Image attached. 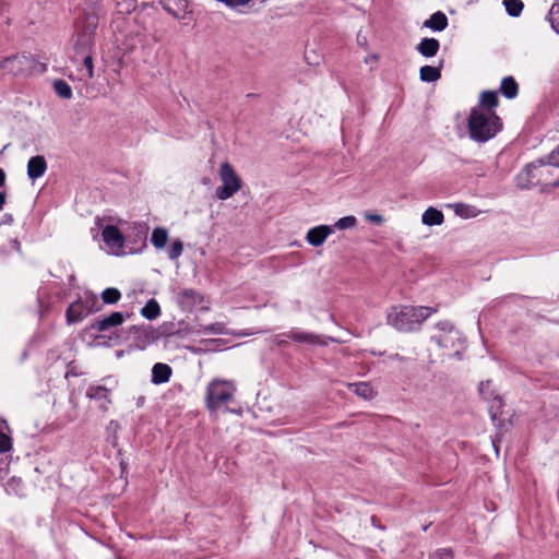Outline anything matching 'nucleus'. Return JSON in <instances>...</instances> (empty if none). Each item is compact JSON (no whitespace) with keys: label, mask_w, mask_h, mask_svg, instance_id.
Segmentation results:
<instances>
[{"label":"nucleus","mask_w":559,"mask_h":559,"mask_svg":"<svg viewBox=\"0 0 559 559\" xmlns=\"http://www.w3.org/2000/svg\"><path fill=\"white\" fill-rule=\"evenodd\" d=\"M435 312L437 308L432 307L396 305L389 309L386 321L400 332H412Z\"/></svg>","instance_id":"nucleus-1"},{"label":"nucleus","mask_w":559,"mask_h":559,"mask_svg":"<svg viewBox=\"0 0 559 559\" xmlns=\"http://www.w3.org/2000/svg\"><path fill=\"white\" fill-rule=\"evenodd\" d=\"M523 188L540 187L546 188L559 187V164L549 163V159H538L525 166L524 173L519 176Z\"/></svg>","instance_id":"nucleus-2"},{"label":"nucleus","mask_w":559,"mask_h":559,"mask_svg":"<svg viewBox=\"0 0 559 559\" xmlns=\"http://www.w3.org/2000/svg\"><path fill=\"white\" fill-rule=\"evenodd\" d=\"M503 122L497 112L484 111L473 108L467 118L469 138L484 143L495 138L502 130Z\"/></svg>","instance_id":"nucleus-3"},{"label":"nucleus","mask_w":559,"mask_h":559,"mask_svg":"<svg viewBox=\"0 0 559 559\" xmlns=\"http://www.w3.org/2000/svg\"><path fill=\"white\" fill-rule=\"evenodd\" d=\"M128 338L131 340V345L140 350L145 349L148 345L156 343L160 337L170 335L165 326L154 329L151 325H131L128 331Z\"/></svg>","instance_id":"nucleus-4"},{"label":"nucleus","mask_w":559,"mask_h":559,"mask_svg":"<svg viewBox=\"0 0 559 559\" xmlns=\"http://www.w3.org/2000/svg\"><path fill=\"white\" fill-rule=\"evenodd\" d=\"M219 178L223 185L215 191V197L218 200H227L241 189L242 180L228 162L221 165Z\"/></svg>","instance_id":"nucleus-5"},{"label":"nucleus","mask_w":559,"mask_h":559,"mask_svg":"<svg viewBox=\"0 0 559 559\" xmlns=\"http://www.w3.org/2000/svg\"><path fill=\"white\" fill-rule=\"evenodd\" d=\"M235 388L228 381L213 380L206 390V406L211 411L217 409L221 404L233 399Z\"/></svg>","instance_id":"nucleus-6"},{"label":"nucleus","mask_w":559,"mask_h":559,"mask_svg":"<svg viewBox=\"0 0 559 559\" xmlns=\"http://www.w3.org/2000/svg\"><path fill=\"white\" fill-rule=\"evenodd\" d=\"M148 225L146 223H133L127 229L126 253L134 254L141 252L147 246Z\"/></svg>","instance_id":"nucleus-7"},{"label":"nucleus","mask_w":559,"mask_h":559,"mask_svg":"<svg viewBox=\"0 0 559 559\" xmlns=\"http://www.w3.org/2000/svg\"><path fill=\"white\" fill-rule=\"evenodd\" d=\"M438 334L431 336V341L439 347L455 349L456 343L461 341L460 332L450 321H440L436 324Z\"/></svg>","instance_id":"nucleus-8"},{"label":"nucleus","mask_w":559,"mask_h":559,"mask_svg":"<svg viewBox=\"0 0 559 559\" xmlns=\"http://www.w3.org/2000/svg\"><path fill=\"white\" fill-rule=\"evenodd\" d=\"M0 67L13 75H26L33 71L35 60L32 55L21 53L5 58Z\"/></svg>","instance_id":"nucleus-9"},{"label":"nucleus","mask_w":559,"mask_h":559,"mask_svg":"<svg viewBox=\"0 0 559 559\" xmlns=\"http://www.w3.org/2000/svg\"><path fill=\"white\" fill-rule=\"evenodd\" d=\"M95 29L96 23L87 21L82 31L78 33L73 44L75 55L83 56L91 53L92 47L94 45Z\"/></svg>","instance_id":"nucleus-10"},{"label":"nucleus","mask_w":559,"mask_h":559,"mask_svg":"<svg viewBox=\"0 0 559 559\" xmlns=\"http://www.w3.org/2000/svg\"><path fill=\"white\" fill-rule=\"evenodd\" d=\"M103 240L116 255L126 254L124 234L115 225H107L102 231Z\"/></svg>","instance_id":"nucleus-11"},{"label":"nucleus","mask_w":559,"mask_h":559,"mask_svg":"<svg viewBox=\"0 0 559 559\" xmlns=\"http://www.w3.org/2000/svg\"><path fill=\"white\" fill-rule=\"evenodd\" d=\"M131 313L127 312L126 314L120 311H114L109 316H106L102 319H97L93 321L87 330L96 331V332H105L111 328H117L121 325L127 318H130Z\"/></svg>","instance_id":"nucleus-12"},{"label":"nucleus","mask_w":559,"mask_h":559,"mask_svg":"<svg viewBox=\"0 0 559 559\" xmlns=\"http://www.w3.org/2000/svg\"><path fill=\"white\" fill-rule=\"evenodd\" d=\"M110 393L111 390L104 385H91L86 390V397L102 402L99 404V408L103 412H106L108 409V405L111 404Z\"/></svg>","instance_id":"nucleus-13"},{"label":"nucleus","mask_w":559,"mask_h":559,"mask_svg":"<svg viewBox=\"0 0 559 559\" xmlns=\"http://www.w3.org/2000/svg\"><path fill=\"white\" fill-rule=\"evenodd\" d=\"M333 233V227L329 225H319L310 228L306 235V240L313 247H320L326 238Z\"/></svg>","instance_id":"nucleus-14"},{"label":"nucleus","mask_w":559,"mask_h":559,"mask_svg":"<svg viewBox=\"0 0 559 559\" xmlns=\"http://www.w3.org/2000/svg\"><path fill=\"white\" fill-rule=\"evenodd\" d=\"M163 9L176 19H185L188 13V0H159Z\"/></svg>","instance_id":"nucleus-15"},{"label":"nucleus","mask_w":559,"mask_h":559,"mask_svg":"<svg viewBox=\"0 0 559 559\" xmlns=\"http://www.w3.org/2000/svg\"><path fill=\"white\" fill-rule=\"evenodd\" d=\"M87 316V311L81 297L71 302L66 310V320L68 324L81 322Z\"/></svg>","instance_id":"nucleus-16"},{"label":"nucleus","mask_w":559,"mask_h":559,"mask_svg":"<svg viewBox=\"0 0 559 559\" xmlns=\"http://www.w3.org/2000/svg\"><path fill=\"white\" fill-rule=\"evenodd\" d=\"M47 169V162L43 155H36L29 158L27 163V176L31 180H36L44 176Z\"/></svg>","instance_id":"nucleus-17"},{"label":"nucleus","mask_w":559,"mask_h":559,"mask_svg":"<svg viewBox=\"0 0 559 559\" xmlns=\"http://www.w3.org/2000/svg\"><path fill=\"white\" fill-rule=\"evenodd\" d=\"M202 301V295L194 289H183L178 294V302L183 310H191L197 304Z\"/></svg>","instance_id":"nucleus-18"},{"label":"nucleus","mask_w":559,"mask_h":559,"mask_svg":"<svg viewBox=\"0 0 559 559\" xmlns=\"http://www.w3.org/2000/svg\"><path fill=\"white\" fill-rule=\"evenodd\" d=\"M499 105V97L496 91H484L479 96V105L477 108L484 111L496 112Z\"/></svg>","instance_id":"nucleus-19"},{"label":"nucleus","mask_w":559,"mask_h":559,"mask_svg":"<svg viewBox=\"0 0 559 559\" xmlns=\"http://www.w3.org/2000/svg\"><path fill=\"white\" fill-rule=\"evenodd\" d=\"M173 370L167 364L157 362L152 368V382L163 384L169 381Z\"/></svg>","instance_id":"nucleus-20"},{"label":"nucleus","mask_w":559,"mask_h":559,"mask_svg":"<svg viewBox=\"0 0 559 559\" xmlns=\"http://www.w3.org/2000/svg\"><path fill=\"white\" fill-rule=\"evenodd\" d=\"M440 48V43L436 38H423L420 43L417 45V51L426 58L435 57Z\"/></svg>","instance_id":"nucleus-21"},{"label":"nucleus","mask_w":559,"mask_h":559,"mask_svg":"<svg viewBox=\"0 0 559 559\" xmlns=\"http://www.w3.org/2000/svg\"><path fill=\"white\" fill-rule=\"evenodd\" d=\"M421 222L427 226H439L444 222V215L442 211L430 206L424 212Z\"/></svg>","instance_id":"nucleus-22"},{"label":"nucleus","mask_w":559,"mask_h":559,"mask_svg":"<svg viewBox=\"0 0 559 559\" xmlns=\"http://www.w3.org/2000/svg\"><path fill=\"white\" fill-rule=\"evenodd\" d=\"M424 26L436 32H441L448 26V17L443 12L438 11L424 22Z\"/></svg>","instance_id":"nucleus-23"},{"label":"nucleus","mask_w":559,"mask_h":559,"mask_svg":"<svg viewBox=\"0 0 559 559\" xmlns=\"http://www.w3.org/2000/svg\"><path fill=\"white\" fill-rule=\"evenodd\" d=\"M500 93L508 99L515 98L519 93V85L513 76H506L500 84Z\"/></svg>","instance_id":"nucleus-24"},{"label":"nucleus","mask_w":559,"mask_h":559,"mask_svg":"<svg viewBox=\"0 0 559 559\" xmlns=\"http://www.w3.org/2000/svg\"><path fill=\"white\" fill-rule=\"evenodd\" d=\"M286 336L298 343H307V344H320L325 345L324 342L319 340V336L312 333L299 332V331H290L286 334Z\"/></svg>","instance_id":"nucleus-25"},{"label":"nucleus","mask_w":559,"mask_h":559,"mask_svg":"<svg viewBox=\"0 0 559 559\" xmlns=\"http://www.w3.org/2000/svg\"><path fill=\"white\" fill-rule=\"evenodd\" d=\"M442 61L439 67L424 66L419 69V79L423 82L432 83L441 78Z\"/></svg>","instance_id":"nucleus-26"},{"label":"nucleus","mask_w":559,"mask_h":559,"mask_svg":"<svg viewBox=\"0 0 559 559\" xmlns=\"http://www.w3.org/2000/svg\"><path fill=\"white\" fill-rule=\"evenodd\" d=\"M348 389L367 401L376 396L373 388L367 382L348 383Z\"/></svg>","instance_id":"nucleus-27"},{"label":"nucleus","mask_w":559,"mask_h":559,"mask_svg":"<svg viewBox=\"0 0 559 559\" xmlns=\"http://www.w3.org/2000/svg\"><path fill=\"white\" fill-rule=\"evenodd\" d=\"M82 302L85 306L87 314L99 312L103 309V302L99 301L96 294L93 292H85Z\"/></svg>","instance_id":"nucleus-28"},{"label":"nucleus","mask_w":559,"mask_h":559,"mask_svg":"<svg viewBox=\"0 0 559 559\" xmlns=\"http://www.w3.org/2000/svg\"><path fill=\"white\" fill-rule=\"evenodd\" d=\"M140 313L147 320H155L160 316L159 304L156 301V299L151 298L146 301Z\"/></svg>","instance_id":"nucleus-29"},{"label":"nucleus","mask_w":559,"mask_h":559,"mask_svg":"<svg viewBox=\"0 0 559 559\" xmlns=\"http://www.w3.org/2000/svg\"><path fill=\"white\" fill-rule=\"evenodd\" d=\"M168 240V231L164 227H156L151 237V242L156 249H163Z\"/></svg>","instance_id":"nucleus-30"},{"label":"nucleus","mask_w":559,"mask_h":559,"mask_svg":"<svg viewBox=\"0 0 559 559\" xmlns=\"http://www.w3.org/2000/svg\"><path fill=\"white\" fill-rule=\"evenodd\" d=\"M53 91L55 93L62 99H70L72 97V88L71 86L61 79H57L53 81Z\"/></svg>","instance_id":"nucleus-31"},{"label":"nucleus","mask_w":559,"mask_h":559,"mask_svg":"<svg viewBox=\"0 0 559 559\" xmlns=\"http://www.w3.org/2000/svg\"><path fill=\"white\" fill-rule=\"evenodd\" d=\"M103 305H115L121 299V293L115 287H108L100 294Z\"/></svg>","instance_id":"nucleus-32"},{"label":"nucleus","mask_w":559,"mask_h":559,"mask_svg":"<svg viewBox=\"0 0 559 559\" xmlns=\"http://www.w3.org/2000/svg\"><path fill=\"white\" fill-rule=\"evenodd\" d=\"M547 20L550 23L551 28L559 34V0H556L547 15Z\"/></svg>","instance_id":"nucleus-33"},{"label":"nucleus","mask_w":559,"mask_h":559,"mask_svg":"<svg viewBox=\"0 0 559 559\" xmlns=\"http://www.w3.org/2000/svg\"><path fill=\"white\" fill-rule=\"evenodd\" d=\"M503 5L508 14L513 17L519 16L524 9V4L521 0H503Z\"/></svg>","instance_id":"nucleus-34"},{"label":"nucleus","mask_w":559,"mask_h":559,"mask_svg":"<svg viewBox=\"0 0 559 559\" xmlns=\"http://www.w3.org/2000/svg\"><path fill=\"white\" fill-rule=\"evenodd\" d=\"M117 12L130 14L139 8L138 0H116Z\"/></svg>","instance_id":"nucleus-35"},{"label":"nucleus","mask_w":559,"mask_h":559,"mask_svg":"<svg viewBox=\"0 0 559 559\" xmlns=\"http://www.w3.org/2000/svg\"><path fill=\"white\" fill-rule=\"evenodd\" d=\"M183 251V243L180 239H176L171 242L170 248L168 250V258L170 260L178 259Z\"/></svg>","instance_id":"nucleus-36"},{"label":"nucleus","mask_w":559,"mask_h":559,"mask_svg":"<svg viewBox=\"0 0 559 559\" xmlns=\"http://www.w3.org/2000/svg\"><path fill=\"white\" fill-rule=\"evenodd\" d=\"M357 224V218L355 216H344L342 218H340L334 227L337 228V229H347V228H353L355 227Z\"/></svg>","instance_id":"nucleus-37"},{"label":"nucleus","mask_w":559,"mask_h":559,"mask_svg":"<svg viewBox=\"0 0 559 559\" xmlns=\"http://www.w3.org/2000/svg\"><path fill=\"white\" fill-rule=\"evenodd\" d=\"M454 551L452 548H439L429 555V559H453Z\"/></svg>","instance_id":"nucleus-38"},{"label":"nucleus","mask_w":559,"mask_h":559,"mask_svg":"<svg viewBox=\"0 0 559 559\" xmlns=\"http://www.w3.org/2000/svg\"><path fill=\"white\" fill-rule=\"evenodd\" d=\"M83 58V66L86 69L87 79H92L94 76V66L93 58L91 53H86L81 56Z\"/></svg>","instance_id":"nucleus-39"},{"label":"nucleus","mask_w":559,"mask_h":559,"mask_svg":"<svg viewBox=\"0 0 559 559\" xmlns=\"http://www.w3.org/2000/svg\"><path fill=\"white\" fill-rule=\"evenodd\" d=\"M12 448L11 438L4 432L0 431V453L8 452Z\"/></svg>","instance_id":"nucleus-40"},{"label":"nucleus","mask_w":559,"mask_h":559,"mask_svg":"<svg viewBox=\"0 0 559 559\" xmlns=\"http://www.w3.org/2000/svg\"><path fill=\"white\" fill-rule=\"evenodd\" d=\"M365 218L376 225H381L384 222V217L377 213H365Z\"/></svg>","instance_id":"nucleus-41"},{"label":"nucleus","mask_w":559,"mask_h":559,"mask_svg":"<svg viewBox=\"0 0 559 559\" xmlns=\"http://www.w3.org/2000/svg\"><path fill=\"white\" fill-rule=\"evenodd\" d=\"M205 330H207V331H210L211 333H214V334H222L223 333V326L219 323L210 324L209 326L205 328Z\"/></svg>","instance_id":"nucleus-42"},{"label":"nucleus","mask_w":559,"mask_h":559,"mask_svg":"<svg viewBox=\"0 0 559 559\" xmlns=\"http://www.w3.org/2000/svg\"><path fill=\"white\" fill-rule=\"evenodd\" d=\"M557 155H559V145L547 156L549 163L559 164V162L557 160Z\"/></svg>","instance_id":"nucleus-43"},{"label":"nucleus","mask_w":559,"mask_h":559,"mask_svg":"<svg viewBox=\"0 0 559 559\" xmlns=\"http://www.w3.org/2000/svg\"><path fill=\"white\" fill-rule=\"evenodd\" d=\"M14 218H13V215L12 214H4L2 216V221H1V224H4V225H11L13 223Z\"/></svg>","instance_id":"nucleus-44"},{"label":"nucleus","mask_w":559,"mask_h":559,"mask_svg":"<svg viewBox=\"0 0 559 559\" xmlns=\"http://www.w3.org/2000/svg\"><path fill=\"white\" fill-rule=\"evenodd\" d=\"M490 414H491V419H492V421H493V424H495V425H497V426H498V425H500V423H502V421H503L502 419H500V418L498 417L497 413H496V412H493V405L490 407Z\"/></svg>","instance_id":"nucleus-45"},{"label":"nucleus","mask_w":559,"mask_h":559,"mask_svg":"<svg viewBox=\"0 0 559 559\" xmlns=\"http://www.w3.org/2000/svg\"><path fill=\"white\" fill-rule=\"evenodd\" d=\"M490 383H491V381H490V380L481 381V382H480L479 388H478V389H479L480 394H484L485 389H487V386H489V385H490Z\"/></svg>","instance_id":"nucleus-46"},{"label":"nucleus","mask_w":559,"mask_h":559,"mask_svg":"<svg viewBox=\"0 0 559 559\" xmlns=\"http://www.w3.org/2000/svg\"><path fill=\"white\" fill-rule=\"evenodd\" d=\"M5 201H7V193L4 191H0V211L3 209Z\"/></svg>","instance_id":"nucleus-47"},{"label":"nucleus","mask_w":559,"mask_h":559,"mask_svg":"<svg viewBox=\"0 0 559 559\" xmlns=\"http://www.w3.org/2000/svg\"><path fill=\"white\" fill-rule=\"evenodd\" d=\"M5 183V173L2 168H0V188Z\"/></svg>","instance_id":"nucleus-48"},{"label":"nucleus","mask_w":559,"mask_h":559,"mask_svg":"<svg viewBox=\"0 0 559 559\" xmlns=\"http://www.w3.org/2000/svg\"><path fill=\"white\" fill-rule=\"evenodd\" d=\"M14 247L16 248L17 251H21V245L17 240H14Z\"/></svg>","instance_id":"nucleus-49"},{"label":"nucleus","mask_w":559,"mask_h":559,"mask_svg":"<svg viewBox=\"0 0 559 559\" xmlns=\"http://www.w3.org/2000/svg\"><path fill=\"white\" fill-rule=\"evenodd\" d=\"M147 5H148V2L143 1V2L141 3L142 9L146 8Z\"/></svg>","instance_id":"nucleus-50"},{"label":"nucleus","mask_w":559,"mask_h":559,"mask_svg":"<svg viewBox=\"0 0 559 559\" xmlns=\"http://www.w3.org/2000/svg\"><path fill=\"white\" fill-rule=\"evenodd\" d=\"M492 445H493V448H495L496 452L498 453V447H497V444H496V440H492Z\"/></svg>","instance_id":"nucleus-51"},{"label":"nucleus","mask_w":559,"mask_h":559,"mask_svg":"<svg viewBox=\"0 0 559 559\" xmlns=\"http://www.w3.org/2000/svg\"><path fill=\"white\" fill-rule=\"evenodd\" d=\"M455 356H457L459 358H461V353L459 349H455Z\"/></svg>","instance_id":"nucleus-52"},{"label":"nucleus","mask_w":559,"mask_h":559,"mask_svg":"<svg viewBox=\"0 0 559 559\" xmlns=\"http://www.w3.org/2000/svg\"><path fill=\"white\" fill-rule=\"evenodd\" d=\"M122 355H123V350H119V352H117V356H118V357H122Z\"/></svg>","instance_id":"nucleus-53"},{"label":"nucleus","mask_w":559,"mask_h":559,"mask_svg":"<svg viewBox=\"0 0 559 559\" xmlns=\"http://www.w3.org/2000/svg\"><path fill=\"white\" fill-rule=\"evenodd\" d=\"M286 344H287V342H286V341H281V342H280V345H282V346H284V345H286Z\"/></svg>","instance_id":"nucleus-54"},{"label":"nucleus","mask_w":559,"mask_h":559,"mask_svg":"<svg viewBox=\"0 0 559 559\" xmlns=\"http://www.w3.org/2000/svg\"><path fill=\"white\" fill-rule=\"evenodd\" d=\"M41 71H46V64H41Z\"/></svg>","instance_id":"nucleus-55"},{"label":"nucleus","mask_w":559,"mask_h":559,"mask_svg":"<svg viewBox=\"0 0 559 559\" xmlns=\"http://www.w3.org/2000/svg\"><path fill=\"white\" fill-rule=\"evenodd\" d=\"M120 465L122 469L126 467V464L123 462H121Z\"/></svg>","instance_id":"nucleus-56"},{"label":"nucleus","mask_w":559,"mask_h":559,"mask_svg":"<svg viewBox=\"0 0 559 559\" xmlns=\"http://www.w3.org/2000/svg\"><path fill=\"white\" fill-rule=\"evenodd\" d=\"M104 337H105V335H98V336H96V338H104Z\"/></svg>","instance_id":"nucleus-57"}]
</instances>
